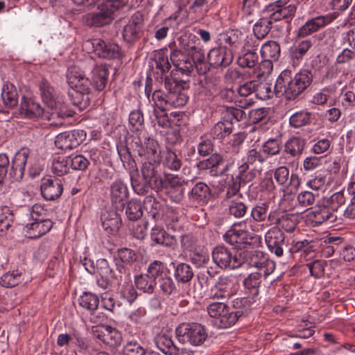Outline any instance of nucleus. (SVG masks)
Returning a JSON list of instances; mask_svg holds the SVG:
<instances>
[{
	"instance_id": "1",
	"label": "nucleus",
	"mask_w": 355,
	"mask_h": 355,
	"mask_svg": "<svg viewBox=\"0 0 355 355\" xmlns=\"http://www.w3.org/2000/svg\"><path fill=\"white\" fill-rule=\"evenodd\" d=\"M313 80L312 71L301 69L293 76L289 69L282 71L278 76L275 84L256 80L255 96L261 100H267L275 96H284L286 101L297 99L311 85Z\"/></svg>"
},
{
	"instance_id": "2",
	"label": "nucleus",
	"mask_w": 355,
	"mask_h": 355,
	"mask_svg": "<svg viewBox=\"0 0 355 355\" xmlns=\"http://www.w3.org/2000/svg\"><path fill=\"white\" fill-rule=\"evenodd\" d=\"M164 90L155 89L153 92L152 101L157 107H181L188 101L187 90L189 88V81L178 80L171 76L164 77Z\"/></svg>"
},
{
	"instance_id": "3",
	"label": "nucleus",
	"mask_w": 355,
	"mask_h": 355,
	"mask_svg": "<svg viewBox=\"0 0 355 355\" xmlns=\"http://www.w3.org/2000/svg\"><path fill=\"white\" fill-rule=\"evenodd\" d=\"M67 81L70 87L68 91L69 100L79 110H84L90 104L91 81L85 77L84 72L78 67L68 68Z\"/></svg>"
},
{
	"instance_id": "4",
	"label": "nucleus",
	"mask_w": 355,
	"mask_h": 355,
	"mask_svg": "<svg viewBox=\"0 0 355 355\" xmlns=\"http://www.w3.org/2000/svg\"><path fill=\"white\" fill-rule=\"evenodd\" d=\"M244 223H234L223 234V240L235 248H257L260 246L261 238L260 236L249 232L243 229Z\"/></svg>"
},
{
	"instance_id": "5",
	"label": "nucleus",
	"mask_w": 355,
	"mask_h": 355,
	"mask_svg": "<svg viewBox=\"0 0 355 355\" xmlns=\"http://www.w3.org/2000/svg\"><path fill=\"white\" fill-rule=\"evenodd\" d=\"M123 8L120 1L104 0L99 3L96 10L84 17L85 24L89 27L99 28L109 25L114 19L115 13Z\"/></svg>"
},
{
	"instance_id": "6",
	"label": "nucleus",
	"mask_w": 355,
	"mask_h": 355,
	"mask_svg": "<svg viewBox=\"0 0 355 355\" xmlns=\"http://www.w3.org/2000/svg\"><path fill=\"white\" fill-rule=\"evenodd\" d=\"M46 118L48 125L58 127L63 124L65 117L71 116L72 114L64 110V106L58 100L56 93L52 87L46 83ZM47 124L46 123V129Z\"/></svg>"
},
{
	"instance_id": "7",
	"label": "nucleus",
	"mask_w": 355,
	"mask_h": 355,
	"mask_svg": "<svg viewBox=\"0 0 355 355\" xmlns=\"http://www.w3.org/2000/svg\"><path fill=\"white\" fill-rule=\"evenodd\" d=\"M175 336L181 343L193 346L202 345L208 337L205 327L199 323H182L175 329Z\"/></svg>"
},
{
	"instance_id": "8",
	"label": "nucleus",
	"mask_w": 355,
	"mask_h": 355,
	"mask_svg": "<svg viewBox=\"0 0 355 355\" xmlns=\"http://www.w3.org/2000/svg\"><path fill=\"white\" fill-rule=\"evenodd\" d=\"M214 262L222 269H236L244 263V257L241 253L234 252L225 245H218L212 250Z\"/></svg>"
},
{
	"instance_id": "9",
	"label": "nucleus",
	"mask_w": 355,
	"mask_h": 355,
	"mask_svg": "<svg viewBox=\"0 0 355 355\" xmlns=\"http://www.w3.org/2000/svg\"><path fill=\"white\" fill-rule=\"evenodd\" d=\"M132 150L137 155L154 162L159 161L161 158V149L158 141L150 137H145L142 142L140 137L135 138L131 144Z\"/></svg>"
},
{
	"instance_id": "10",
	"label": "nucleus",
	"mask_w": 355,
	"mask_h": 355,
	"mask_svg": "<svg viewBox=\"0 0 355 355\" xmlns=\"http://www.w3.org/2000/svg\"><path fill=\"white\" fill-rule=\"evenodd\" d=\"M207 311L211 318L215 319V324L221 329H226L234 325L236 318L233 315L230 307L223 302H215L208 305Z\"/></svg>"
},
{
	"instance_id": "11",
	"label": "nucleus",
	"mask_w": 355,
	"mask_h": 355,
	"mask_svg": "<svg viewBox=\"0 0 355 355\" xmlns=\"http://www.w3.org/2000/svg\"><path fill=\"white\" fill-rule=\"evenodd\" d=\"M96 273L100 275L97 284L103 289H106L113 285H119L123 279L121 275L114 270L105 259H99L96 261Z\"/></svg>"
},
{
	"instance_id": "12",
	"label": "nucleus",
	"mask_w": 355,
	"mask_h": 355,
	"mask_svg": "<svg viewBox=\"0 0 355 355\" xmlns=\"http://www.w3.org/2000/svg\"><path fill=\"white\" fill-rule=\"evenodd\" d=\"M137 259V253L130 248H122L117 250L115 258L116 270L121 275L125 282L130 280V270L128 266L135 263Z\"/></svg>"
},
{
	"instance_id": "13",
	"label": "nucleus",
	"mask_w": 355,
	"mask_h": 355,
	"mask_svg": "<svg viewBox=\"0 0 355 355\" xmlns=\"http://www.w3.org/2000/svg\"><path fill=\"white\" fill-rule=\"evenodd\" d=\"M265 241L269 250L278 257H282L284 251L288 248L284 232L277 227H272L266 232Z\"/></svg>"
},
{
	"instance_id": "14",
	"label": "nucleus",
	"mask_w": 355,
	"mask_h": 355,
	"mask_svg": "<svg viewBox=\"0 0 355 355\" xmlns=\"http://www.w3.org/2000/svg\"><path fill=\"white\" fill-rule=\"evenodd\" d=\"M85 132L81 130H73L59 133L54 141L55 146L61 150H71L78 147L85 139Z\"/></svg>"
},
{
	"instance_id": "15",
	"label": "nucleus",
	"mask_w": 355,
	"mask_h": 355,
	"mask_svg": "<svg viewBox=\"0 0 355 355\" xmlns=\"http://www.w3.org/2000/svg\"><path fill=\"white\" fill-rule=\"evenodd\" d=\"M110 196L113 207L116 210H123L129 197L126 184L120 179L114 180L110 187Z\"/></svg>"
},
{
	"instance_id": "16",
	"label": "nucleus",
	"mask_w": 355,
	"mask_h": 355,
	"mask_svg": "<svg viewBox=\"0 0 355 355\" xmlns=\"http://www.w3.org/2000/svg\"><path fill=\"white\" fill-rule=\"evenodd\" d=\"M92 46L94 53L101 58L118 60L122 57L120 46L114 43L105 42L101 39H94Z\"/></svg>"
},
{
	"instance_id": "17",
	"label": "nucleus",
	"mask_w": 355,
	"mask_h": 355,
	"mask_svg": "<svg viewBox=\"0 0 355 355\" xmlns=\"http://www.w3.org/2000/svg\"><path fill=\"white\" fill-rule=\"evenodd\" d=\"M159 168L158 164L153 163L150 161L144 162L141 167L142 178L147 180V183L151 186L152 189L157 191L164 187V181Z\"/></svg>"
},
{
	"instance_id": "18",
	"label": "nucleus",
	"mask_w": 355,
	"mask_h": 355,
	"mask_svg": "<svg viewBox=\"0 0 355 355\" xmlns=\"http://www.w3.org/2000/svg\"><path fill=\"white\" fill-rule=\"evenodd\" d=\"M178 42L181 50L187 53L191 57V60H199L201 56L202 57L205 49L196 35L192 33L181 35L178 38Z\"/></svg>"
},
{
	"instance_id": "19",
	"label": "nucleus",
	"mask_w": 355,
	"mask_h": 355,
	"mask_svg": "<svg viewBox=\"0 0 355 355\" xmlns=\"http://www.w3.org/2000/svg\"><path fill=\"white\" fill-rule=\"evenodd\" d=\"M307 217L314 227L323 223L332 224L338 220L337 214L332 213L323 201L314 210L309 211Z\"/></svg>"
},
{
	"instance_id": "20",
	"label": "nucleus",
	"mask_w": 355,
	"mask_h": 355,
	"mask_svg": "<svg viewBox=\"0 0 355 355\" xmlns=\"http://www.w3.org/2000/svg\"><path fill=\"white\" fill-rule=\"evenodd\" d=\"M207 58L214 68L227 67L233 61V53L227 46H219L210 49Z\"/></svg>"
},
{
	"instance_id": "21",
	"label": "nucleus",
	"mask_w": 355,
	"mask_h": 355,
	"mask_svg": "<svg viewBox=\"0 0 355 355\" xmlns=\"http://www.w3.org/2000/svg\"><path fill=\"white\" fill-rule=\"evenodd\" d=\"M211 195L209 187L203 182H196L187 193L189 202L195 205L207 204Z\"/></svg>"
},
{
	"instance_id": "22",
	"label": "nucleus",
	"mask_w": 355,
	"mask_h": 355,
	"mask_svg": "<svg viewBox=\"0 0 355 355\" xmlns=\"http://www.w3.org/2000/svg\"><path fill=\"white\" fill-rule=\"evenodd\" d=\"M28 155L29 150L28 148H21L15 155L11 162L9 175L15 181L22 179Z\"/></svg>"
},
{
	"instance_id": "23",
	"label": "nucleus",
	"mask_w": 355,
	"mask_h": 355,
	"mask_svg": "<svg viewBox=\"0 0 355 355\" xmlns=\"http://www.w3.org/2000/svg\"><path fill=\"white\" fill-rule=\"evenodd\" d=\"M155 343L158 349L165 355H190L189 351L187 349L178 347L171 337L167 334L158 335Z\"/></svg>"
},
{
	"instance_id": "24",
	"label": "nucleus",
	"mask_w": 355,
	"mask_h": 355,
	"mask_svg": "<svg viewBox=\"0 0 355 355\" xmlns=\"http://www.w3.org/2000/svg\"><path fill=\"white\" fill-rule=\"evenodd\" d=\"M143 22L137 16H132L123 29V38L128 43L133 44L141 36Z\"/></svg>"
},
{
	"instance_id": "25",
	"label": "nucleus",
	"mask_w": 355,
	"mask_h": 355,
	"mask_svg": "<svg viewBox=\"0 0 355 355\" xmlns=\"http://www.w3.org/2000/svg\"><path fill=\"white\" fill-rule=\"evenodd\" d=\"M329 22V17L323 15L309 19L298 29L297 36L305 37L310 35L326 26Z\"/></svg>"
},
{
	"instance_id": "26",
	"label": "nucleus",
	"mask_w": 355,
	"mask_h": 355,
	"mask_svg": "<svg viewBox=\"0 0 355 355\" xmlns=\"http://www.w3.org/2000/svg\"><path fill=\"white\" fill-rule=\"evenodd\" d=\"M234 282L229 277H220L212 290V299H228L234 294Z\"/></svg>"
},
{
	"instance_id": "27",
	"label": "nucleus",
	"mask_w": 355,
	"mask_h": 355,
	"mask_svg": "<svg viewBox=\"0 0 355 355\" xmlns=\"http://www.w3.org/2000/svg\"><path fill=\"white\" fill-rule=\"evenodd\" d=\"M43 109L40 104L32 98L23 96L21 100L18 114L24 118L33 119L40 116Z\"/></svg>"
},
{
	"instance_id": "28",
	"label": "nucleus",
	"mask_w": 355,
	"mask_h": 355,
	"mask_svg": "<svg viewBox=\"0 0 355 355\" xmlns=\"http://www.w3.org/2000/svg\"><path fill=\"white\" fill-rule=\"evenodd\" d=\"M223 162V156L218 153H215L210 155L208 158L198 162L196 164V168L199 171L209 170L211 175L218 177L219 171H218V168Z\"/></svg>"
},
{
	"instance_id": "29",
	"label": "nucleus",
	"mask_w": 355,
	"mask_h": 355,
	"mask_svg": "<svg viewBox=\"0 0 355 355\" xmlns=\"http://www.w3.org/2000/svg\"><path fill=\"white\" fill-rule=\"evenodd\" d=\"M102 227L110 234H115L121 226V218L116 211H106L101 216Z\"/></svg>"
},
{
	"instance_id": "30",
	"label": "nucleus",
	"mask_w": 355,
	"mask_h": 355,
	"mask_svg": "<svg viewBox=\"0 0 355 355\" xmlns=\"http://www.w3.org/2000/svg\"><path fill=\"white\" fill-rule=\"evenodd\" d=\"M173 268V277L178 284H187L194 277V272L192 267L187 263H171Z\"/></svg>"
},
{
	"instance_id": "31",
	"label": "nucleus",
	"mask_w": 355,
	"mask_h": 355,
	"mask_svg": "<svg viewBox=\"0 0 355 355\" xmlns=\"http://www.w3.org/2000/svg\"><path fill=\"white\" fill-rule=\"evenodd\" d=\"M91 83L98 91L103 90L107 83L109 69L105 64H96L92 70Z\"/></svg>"
},
{
	"instance_id": "32",
	"label": "nucleus",
	"mask_w": 355,
	"mask_h": 355,
	"mask_svg": "<svg viewBox=\"0 0 355 355\" xmlns=\"http://www.w3.org/2000/svg\"><path fill=\"white\" fill-rule=\"evenodd\" d=\"M256 302V299H253L250 296L234 299L232 302V306L235 311H232V313L233 315H235L236 322L240 318L246 317L252 309V305Z\"/></svg>"
},
{
	"instance_id": "33",
	"label": "nucleus",
	"mask_w": 355,
	"mask_h": 355,
	"mask_svg": "<svg viewBox=\"0 0 355 355\" xmlns=\"http://www.w3.org/2000/svg\"><path fill=\"white\" fill-rule=\"evenodd\" d=\"M261 277L262 273L261 272H252L243 282L245 293L253 299H256V300H257L259 295Z\"/></svg>"
},
{
	"instance_id": "34",
	"label": "nucleus",
	"mask_w": 355,
	"mask_h": 355,
	"mask_svg": "<svg viewBox=\"0 0 355 355\" xmlns=\"http://www.w3.org/2000/svg\"><path fill=\"white\" fill-rule=\"evenodd\" d=\"M78 304L81 309L93 315L98 307L99 298L96 294L85 291L78 297Z\"/></svg>"
},
{
	"instance_id": "35",
	"label": "nucleus",
	"mask_w": 355,
	"mask_h": 355,
	"mask_svg": "<svg viewBox=\"0 0 355 355\" xmlns=\"http://www.w3.org/2000/svg\"><path fill=\"white\" fill-rule=\"evenodd\" d=\"M233 128V122L230 119L223 118L211 128L210 135L213 139L221 140L229 136Z\"/></svg>"
},
{
	"instance_id": "36",
	"label": "nucleus",
	"mask_w": 355,
	"mask_h": 355,
	"mask_svg": "<svg viewBox=\"0 0 355 355\" xmlns=\"http://www.w3.org/2000/svg\"><path fill=\"white\" fill-rule=\"evenodd\" d=\"M117 153L123 167L129 172L130 175L138 172L135 160L132 158L130 149L125 145L117 146Z\"/></svg>"
},
{
	"instance_id": "37",
	"label": "nucleus",
	"mask_w": 355,
	"mask_h": 355,
	"mask_svg": "<svg viewBox=\"0 0 355 355\" xmlns=\"http://www.w3.org/2000/svg\"><path fill=\"white\" fill-rule=\"evenodd\" d=\"M305 140L300 137H293L284 144V152L292 157H299L304 148Z\"/></svg>"
},
{
	"instance_id": "38",
	"label": "nucleus",
	"mask_w": 355,
	"mask_h": 355,
	"mask_svg": "<svg viewBox=\"0 0 355 355\" xmlns=\"http://www.w3.org/2000/svg\"><path fill=\"white\" fill-rule=\"evenodd\" d=\"M260 54L262 58L277 62L281 55L280 44L276 41L268 40L261 46Z\"/></svg>"
},
{
	"instance_id": "39",
	"label": "nucleus",
	"mask_w": 355,
	"mask_h": 355,
	"mask_svg": "<svg viewBox=\"0 0 355 355\" xmlns=\"http://www.w3.org/2000/svg\"><path fill=\"white\" fill-rule=\"evenodd\" d=\"M298 222L297 216L285 214L276 219L275 222L276 225L275 227H277L282 232L284 230L286 232L291 233L295 230Z\"/></svg>"
},
{
	"instance_id": "40",
	"label": "nucleus",
	"mask_w": 355,
	"mask_h": 355,
	"mask_svg": "<svg viewBox=\"0 0 355 355\" xmlns=\"http://www.w3.org/2000/svg\"><path fill=\"white\" fill-rule=\"evenodd\" d=\"M63 191L62 181L59 178H48L46 181V200L59 198Z\"/></svg>"
},
{
	"instance_id": "41",
	"label": "nucleus",
	"mask_w": 355,
	"mask_h": 355,
	"mask_svg": "<svg viewBox=\"0 0 355 355\" xmlns=\"http://www.w3.org/2000/svg\"><path fill=\"white\" fill-rule=\"evenodd\" d=\"M153 60L155 64V68L160 71L161 75H165L171 68L166 48L155 51Z\"/></svg>"
},
{
	"instance_id": "42",
	"label": "nucleus",
	"mask_w": 355,
	"mask_h": 355,
	"mask_svg": "<svg viewBox=\"0 0 355 355\" xmlns=\"http://www.w3.org/2000/svg\"><path fill=\"white\" fill-rule=\"evenodd\" d=\"M269 205L260 202L254 205L250 210V217L256 223L264 222L267 218L272 220V215L268 212Z\"/></svg>"
},
{
	"instance_id": "43",
	"label": "nucleus",
	"mask_w": 355,
	"mask_h": 355,
	"mask_svg": "<svg viewBox=\"0 0 355 355\" xmlns=\"http://www.w3.org/2000/svg\"><path fill=\"white\" fill-rule=\"evenodd\" d=\"M125 207V215L129 220H138L143 216V205L140 200L133 198L128 201Z\"/></svg>"
},
{
	"instance_id": "44",
	"label": "nucleus",
	"mask_w": 355,
	"mask_h": 355,
	"mask_svg": "<svg viewBox=\"0 0 355 355\" xmlns=\"http://www.w3.org/2000/svg\"><path fill=\"white\" fill-rule=\"evenodd\" d=\"M242 194H239V198L230 199L228 205V212L230 216L236 218L244 217L248 211V206L245 202L241 200Z\"/></svg>"
},
{
	"instance_id": "45",
	"label": "nucleus",
	"mask_w": 355,
	"mask_h": 355,
	"mask_svg": "<svg viewBox=\"0 0 355 355\" xmlns=\"http://www.w3.org/2000/svg\"><path fill=\"white\" fill-rule=\"evenodd\" d=\"M1 98L6 106L13 108L18 103V94L12 84H5L2 87Z\"/></svg>"
},
{
	"instance_id": "46",
	"label": "nucleus",
	"mask_w": 355,
	"mask_h": 355,
	"mask_svg": "<svg viewBox=\"0 0 355 355\" xmlns=\"http://www.w3.org/2000/svg\"><path fill=\"white\" fill-rule=\"evenodd\" d=\"M35 220L24 228L25 236L32 239H38L44 234V219L35 218Z\"/></svg>"
},
{
	"instance_id": "47",
	"label": "nucleus",
	"mask_w": 355,
	"mask_h": 355,
	"mask_svg": "<svg viewBox=\"0 0 355 355\" xmlns=\"http://www.w3.org/2000/svg\"><path fill=\"white\" fill-rule=\"evenodd\" d=\"M137 288L144 293L151 294L154 292L157 282H155L147 273L137 275L135 277Z\"/></svg>"
},
{
	"instance_id": "48",
	"label": "nucleus",
	"mask_w": 355,
	"mask_h": 355,
	"mask_svg": "<svg viewBox=\"0 0 355 355\" xmlns=\"http://www.w3.org/2000/svg\"><path fill=\"white\" fill-rule=\"evenodd\" d=\"M13 222V214L7 206L0 207V238L6 235Z\"/></svg>"
},
{
	"instance_id": "49",
	"label": "nucleus",
	"mask_w": 355,
	"mask_h": 355,
	"mask_svg": "<svg viewBox=\"0 0 355 355\" xmlns=\"http://www.w3.org/2000/svg\"><path fill=\"white\" fill-rule=\"evenodd\" d=\"M158 285L164 295L174 296L178 293L175 282L168 274H164V277L159 279Z\"/></svg>"
},
{
	"instance_id": "50",
	"label": "nucleus",
	"mask_w": 355,
	"mask_h": 355,
	"mask_svg": "<svg viewBox=\"0 0 355 355\" xmlns=\"http://www.w3.org/2000/svg\"><path fill=\"white\" fill-rule=\"evenodd\" d=\"M312 114L306 110H300L293 114L289 118L291 126L300 128L311 123Z\"/></svg>"
},
{
	"instance_id": "51",
	"label": "nucleus",
	"mask_w": 355,
	"mask_h": 355,
	"mask_svg": "<svg viewBox=\"0 0 355 355\" xmlns=\"http://www.w3.org/2000/svg\"><path fill=\"white\" fill-rule=\"evenodd\" d=\"M322 201L332 213L336 214L339 208L345 205L346 198L344 192L341 191L333 193L330 197L323 199Z\"/></svg>"
},
{
	"instance_id": "52",
	"label": "nucleus",
	"mask_w": 355,
	"mask_h": 355,
	"mask_svg": "<svg viewBox=\"0 0 355 355\" xmlns=\"http://www.w3.org/2000/svg\"><path fill=\"white\" fill-rule=\"evenodd\" d=\"M148 211V214L154 220H157L160 215L162 208V204L152 196H148L143 202V208Z\"/></svg>"
},
{
	"instance_id": "53",
	"label": "nucleus",
	"mask_w": 355,
	"mask_h": 355,
	"mask_svg": "<svg viewBox=\"0 0 355 355\" xmlns=\"http://www.w3.org/2000/svg\"><path fill=\"white\" fill-rule=\"evenodd\" d=\"M163 164L166 168L177 171L182 166V161L171 148L166 146L164 152Z\"/></svg>"
},
{
	"instance_id": "54",
	"label": "nucleus",
	"mask_w": 355,
	"mask_h": 355,
	"mask_svg": "<svg viewBox=\"0 0 355 355\" xmlns=\"http://www.w3.org/2000/svg\"><path fill=\"white\" fill-rule=\"evenodd\" d=\"M272 24L268 19L262 15L261 17L255 22L252 28L253 35L258 38L263 39L270 33Z\"/></svg>"
},
{
	"instance_id": "55",
	"label": "nucleus",
	"mask_w": 355,
	"mask_h": 355,
	"mask_svg": "<svg viewBox=\"0 0 355 355\" xmlns=\"http://www.w3.org/2000/svg\"><path fill=\"white\" fill-rule=\"evenodd\" d=\"M103 336V343L110 347H116L121 344L122 340L121 334L114 328L110 326H105L104 328V334Z\"/></svg>"
},
{
	"instance_id": "56",
	"label": "nucleus",
	"mask_w": 355,
	"mask_h": 355,
	"mask_svg": "<svg viewBox=\"0 0 355 355\" xmlns=\"http://www.w3.org/2000/svg\"><path fill=\"white\" fill-rule=\"evenodd\" d=\"M69 163L68 157H64L59 155L53 157L51 162V171L57 176H62L69 171Z\"/></svg>"
},
{
	"instance_id": "57",
	"label": "nucleus",
	"mask_w": 355,
	"mask_h": 355,
	"mask_svg": "<svg viewBox=\"0 0 355 355\" xmlns=\"http://www.w3.org/2000/svg\"><path fill=\"white\" fill-rule=\"evenodd\" d=\"M130 176L131 185L135 193L140 196H144L148 193L151 186L147 183V180H145L143 178H141L137 173L131 174Z\"/></svg>"
},
{
	"instance_id": "58",
	"label": "nucleus",
	"mask_w": 355,
	"mask_h": 355,
	"mask_svg": "<svg viewBox=\"0 0 355 355\" xmlns=\"http://www.w3.org/2000/svg\"><path fill=\"white\" fill-rule=\"evenodd\" d=\"M22 279L21 271H9L0 277V284L4 287H14L21 283Z\"/></svg>"
},
{
	"instance_id": "59",
	"label": "nucleus",
	"mask_w": 355,
	"mask_h": 355,
	"mask_svg": "<svg viewBox=\"0 0 355 355\" xmlns=\"http://www.w3.org/2000/svg\"><path fill=\"white\" fill-rule=\"evenodd\" d=\"M312 46L313 42L311 39L300 41L291 49L292 58L297 60L302 59Z\"/></svg>"
},
{
	"instance_id": "60",
	"label": "nucleus",
	"mask_w": 355,
	"mask_h": 355,
	"mask_svg": "<svg viewBox=\"0 0 355 355\" xmlns=\"http://www.w3.org/2000/svg\"><path fill=\"white\" fill-rule=\"evenodd\" d=\"M243 257H244V263L247 262L249 266L258 269L260 268L267 258L266 254L260 250L248 252L246 254L243 255Z\"/></svg>"
},
{
	"instance_id": "61",
	"label": "nucleus",
	"mask_w": 355,
	"mask_h": 355,
	"mask_svg": "<svg viewBox=\"0 0 355 355\" xmlns=\"http://www.w3.org/2000/svg\"><path fill=\"white\" fill-rule=\"evenodd\" d=\"M282 148V141L279 138H270L265 141L261 146V150L267 155L266 157L279 154Z\"/></svg>"
},
{
	"instance_id": "62",
	"label": "nucleus",
	"mask_w": 355,
	"mask_h": 355,
	"mask_svg": "<svg viewBox=\"0 0 355 355\" xmlns=\"http://www.w3.org/2000/svg\"><path fill=\"white\" fill-rule=\"evenodd\" d=\"M68 163L73 171H83L88 168L90 162L86 155L78 154L68 156Z\"/></svg>"
},
{
	"instance_id": "63",
	"label": "nucleus",
	"mask_w": 355,
	"mask_h": 355,
	"mask_svg": "<svg viewBox=\"0 0 355 355\" xmlns=\"http://www.w3.org/2000/svg\"><path fill=\"white\" fill-rule=\"evenodd\" d=\"M238 64L242 68H254L258 64L259 55L257 51H245L238 58Z\"/></svg>"
},
{
	"instance_id": "64",
	"label": "nucleus",
	"mask_w": 355,
	"mask_h": 355,
	"mask_svg": "<svg viewBox=\"0 0 355 355\" xmlns=\"http://www.w3.org/2000/svg\"><path fill=\"white\" fill-rule=\"evenodd\" d=\"M241 186V181L234 175H231L225 182V199L230 200L236 196L240 191Z\"/></svg>"
}]
</instances>
